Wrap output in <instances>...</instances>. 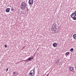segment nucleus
<instances>
[{
    "label": "nucleus",
    "instance_id": "obj_1",
    "mask_svg": "<svg viewBox=\"0 0 76 76\" xmlns=\"http://www.w3.org/2000/svg\"><path fill=\"white\" fill-rule=\"evenodd\" d=\"M27 7V5L25 1L22 2L21 3V9L22 10H25V9L26 8L27 9V10H28V8Z\"/></svg>",
    "mask_w": 76,
    "mask_h": 76
},
{
    "label": "nucleus",
    "instance_id": "obj_2",
    "mask_svg": "<svg viewBox=\"0 0 76 76\" xmlns=\"http://www.w3.org/2000/svg\"><path fill=\"white\" fill-rule=\"evenodd\" d=\"M28 75L31 76H35V72H34L33 70H31L30 71V73L28 74Z\"/></svg>",
    "mask_w": 76,
    "mask_h": 76
},
{
    "label": "nucleus",
    "instance_id": "obj_3",
    "mask_svg": "<svg viewBox=\"0 0 76 76\" xmlns=\"http://www.w3.org/2000/svg\"><path fill=\"white\" fill-rule=\"evenodd\" d=\"M34 3V0H29L28 1V3L30 5H32Z\"/></svg>",
    "mask_w": 76,
    "mask_h": 76
},
{
    "label": "nucleus",
    "instance_id": "obj_4",
    "mask_svg": "<svg viewBox=\"0 0 76 76\" xmlns=\"http://www.w3.org/2000/svg\"><path fill=\"white\" fill-rule=\"evenodd\" d=\"M34 59V57L31 56L28 58L26 60V61H31V60H33Z\"/></svg>",
    "mask_w": 76,
    "mask_h": 76
},
{
    "label": "nucleus",
    "instance_id": "obj_5",
    "mask_svg": "<svg viewBox=\"0 0 76 76\" xmlns=\"http://www.w3.org/2000/svg\"><path fill=\"white\" fill-rule=\"evenodd\" d=\"M69 70L71 71V72H72V71H73V70H74L73 67L72 66H69Z\"/></svg>",
    "mask_w": 76,
    "mask_h": 76
},
{
    "label": "nucleus",
    "instance_id": "obj_6",
    "mask_svg": "<svg viewBox=\"0 0 76 76\" xmlns=\"http://www.w3.org/2000/svg\"><path fill=\"white\" fill-rule=\"evenodd\" d=\"M53 45L54 47H56L57 46V43H54L53 44Z\"/></svg>",
    "mask_w": 76,
    "mask_h": 76
},
{
    "label": "nucleus",
    "instance_id": "obj_7",
    "mask_svg": "<svg viewBox=\"0 0 76 76\" xmlns=\"http://www.w3.org/2000/svg\"><path fill=\"white\" fill-rule=\"evenodd\" d=\"M6 12L8 13L10 12V8H7L6 10Z\"/></svg>",
    "mask_w": 76,
    "mask_h": 76
},
{
    "label": "nucleus",
    "instance_id": "obj_8",
    "mask_svg": "<svg viewBox=\"0 0 76 76\" xmlns=\"http://www.w3.org/2000/svg\"><path fill=\"white\" fill-rule=\"evenodd\" d=\"M76 15H75L74 13H72V14L71 15V18H73V17H75Z\"/></svg>",
    "mask_w": 76,
    "mask_h": 76
},
{
    "label": "nucleus",
    "instance_id": "obj_9",
    "mask_svg": "<svg viewBox=\"0 0 76 76\" xmlns=\"http://www.w3.org/2000/svg\"><path fill=\"white\" fill-rule=\"evenodd\" d=\"M73 37L74 39H76V34H75L73 35Z\"/></svg>",
    "mask_w": 76,
    "mask_h": 76
},
{
    "label": "nucleus",
    "instance_id": "obj_10",
    "mask_svg": "<svg viewBox=\"0 0 76 76\" xmlns=\"http://www.w3.org/2000/svg\"><path fill=\"white\" fill-rule=\"evenodd\" d=\"M57 28L56 27H55V28L54 27H53V29L54 31L55 32V31H56V30H57Z\"/></svg>",
    "mask_w": 76,
    "mask_h": 76
},
{
    "label": "nucleus",
    "instance_id": "obj_11",
    "mask_svg": "<svg viewBox=\"0 0 76 76\" xmlns=\"http://www.w3.org/2000/svg\"><path fill=\"white\" fill-rule=\"evenodd\" d=\"M72 19H73V20H76V17H72Z\"/></svg>",
    "mask_w": 76,
    "mask_h": 76
},
{
    "label": "nucleus",
    "instance_id": "obj_12",
    "mask_svg": "<svg viewBox=\"0 0 76 76\" xmlns=\"http://www.w3.org/2000/svg\"><path fill=\"white\" fill-rule=\"evenodd\" d=\"M70 54V53H69V52H67L66 53H65V55H68V54Z\"/></svg>",
    "mask_w": 76,
    "mask_h": 76
},
{
    "label": "nucleus",
    "instance_id": "obj_13",
    "mask_svg": "<svg viewBox=\"0 0 76 76\" xmlns=\"http://www.w3.org/2000/svg\"><path fill=\"white\" fill-rule=\"evenodd\" d=\"M70 51L71 52H73V48H72L70 49Z\"/></svg>",
    "mask_w": 76,
    "mask_h": 76
},
{
    "label": "nucleus",
    "instance_id": "obj_14",
    "mask_svg": "<svg viewBox=\"0 0 76 76\" xmlns=\"http://www.w3.org/2000/svg\"><path fill=\"white\" fill-rule=\"evenodd\" d=\"M14 10V9H13V7H11V10L13 11V10Z\"/></svg>",
    "mask_w": 76,
    "mask_h": 76
},
{
    "label": "nucleus",
    "instance_id": "obj_15",
    "mask_svg": "<svg viewBox=\"0 0 76 76\" xmlns=\"http://www.w3.org/2000/svg\"><path fill=\"white\" fill-rule=\"evenodd\" d=\"M73 13H74V14H75V15H76V11H75Z\"/></svg>",
    "mask_w": 76,
    "mask_h": 76
},
{
    "label": "nucleus",
    "instance_id": "obj_16",
    "mask_svg": "<svg viewBox=\"0 0 76 76\" xmlns=\"http://www.w3.org/2000/svg\"><path fill=\"white\" fill-rule=\"evenodd\" d=\"M16 73V72H14L13 73V75H16V74H15V73Z\"/></svg>",
    "mask_w": 76,
    "mask_h": 76
},
{
    "label": "nucleus",
    "instance_id": "obj_17",
    "mask_svg": "<svg viewBox=\"0 0 76 76\" xmlns=\"http://www.w3.org/2000/svg\"><path fill=\"white\" fill-rule=\"evenodd\" d=\"M33 70V73H35V70Z\"/></svg>",
    "mask_w": 76,
    "mask_h": 76
},
{
    "label": "nucleus",
    "instance_id": "obj_18",
    "mask_svg": "<svg viewBox=\"0 0 76 76\" xmlns=\"http://www.w3.org/2000/svg\"><path fill=\"white\" fill-rule=\"evenodd\" d=\"M5 48H7V45H5Z\"/></svg>",
    "mask_w": 76,
    "mask_h": 76
},
{
    "label": "nucleus",
    "instance_id": "obj_19",
    "mask_svg": "<svg viewBox=\"0 0 76 76\" xmlns=\"http://www.w3.org/2000/svg\"><path fill=\"white\" fill-rule=\"evenodd\" d=\"M9 69V68H7V69H6V71H7L8 70V69Z\"/></svg>",
    "mask_w": 76,
    "mask_h": 76
},
{
    "label": "nucleus",
    "instance_id": "obj_20",
    "mask_svg": "<svg viewBox=\"0 0 76 76\" xmlns=\"http://www.w3.org/2000/svg\"><path fill=\"white\" fill-rule=\"evenodd\" d=\"M53 27H52L51 28V29L52 30V29H53Z\"/></svg>",
    "mask_w": 76,
    "mask_h": 76
},
{
    "label": "nucleus",
    "instance_id": "obj_21",
    "mask_svg": "<svg viewBox=\"0 0 76 76\" xmlns=\"http://www.w3.org/2000/svg\"><path fill=\"white\" fill-rule=\"evenodd\" d=\"M55 26V28H56L57 27V26Z\"/></svg>",
    "mask_w": 76,
    "mask_h": 76
},
{
    "label": "nucleus",
    "instance_id": "obj_22",
    "mask_svg": "<svg viewBox=\"0 0 76 76\" xmlns=\"http://www.w3.org/2000/svg\"><path fill=\"white\" fill-rule=\"evenodd\" d=\"M54 26H55V25L54 26V27L53 28H54Z\"/></svg>",
    "mask_w": 76,
    "mask_h": 76
},
{
    "label": "nucleus",
    "instance_id": "obj_23",
    "mask_svg": "<svg viewBox=\"0 0 76 76\" xmlns=\"http://www.w3.org/2000/svg\"><path fill=\"white\" fill-rule=\"evenodd\" d=\"M56 25H57V24H55Z\"/></svg>",
    "mask_w": 76,
    "mask_h": 76
},
{
    "label": "nucleus",
    "instance_id": "obj_24",
    "mask_svg": "<svg viewBox=\"0 0 76 76\" xmlns=\"http://www.w3.org/2000/svg\"><path fill=\"white\" fill-rule=\"evenodd\" d=\"M34 69V70H35V69Z\"/></svg>",
    "mask_w": 76,
    "mask_h": 76
},
{
    "label": "nucleus",
    "instance_id": "obj_25",
    "mask_svg": "<svg viewBox=\"0 0 76 76\" xmlns=\"http://www.w3.org/2000/svg\"><path fill=\"white\" fill-rule=\"evenodd\" d=\"M53 31H54V30H53Z\"/></svg>",
    "mask_w": 76,
    "mask_h": 76
}]
</instances>
